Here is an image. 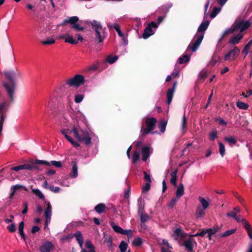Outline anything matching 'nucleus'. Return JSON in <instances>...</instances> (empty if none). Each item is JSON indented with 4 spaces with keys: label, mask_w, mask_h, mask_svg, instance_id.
<instances>
[{
    "label": "nucleus",
    "mask_w": 252,
    "mask_h": 252,
    "mask_svg": "<svg viewBox=\"0 0 252 252\" xmlns=\"http://www.w3.org/2000/svg\"><path fill=\"white\" fill-rule=\"evenodd\" d=\"M3 74L8 81L3 82L2 85L7 93L11 102H13L14 99V94L17 86L16 79L19 73L17 70H5L3 71Z\"/></svg>",
    "instance_id": "1"
},
{
    "label": "nucleus",
    "mask_w": 252,
    "mask_h": 252,
    "mask_svg": "<svg viewBox=\"0 0 252 252\" xmlns=\"http://www.w3.org/2000/svg\"><path fill=\"white\" fill-rule=\"evenodd\" d=\"M64 131L68 135L73 132L74 137L78 141L83 142L87 145L91 143L92 138L89 132L86 130H83L78 124H74L72 129H64Z\"/></svg>",
    "instance_id": "2"
},
{
    "label": "nucleus",
    "mask_w": 252,
    "mask_h": 252,
    "mask_svg": "<svg viewBox=\"0 0 252 252\" xmlns=\"http://www.w3.org/2000/svg\"><path fill=\"white\" fill-rule=\"evenodd\" d=\"M209 23L210 22L208 20L201 23L197 30V32H201V33L197 35V39L194 42L191 41L190 43L187 48V51H189L190 50H192L193 52L196 51L203 39L204 32L207 29Z\"/></svg>",
    "instance_id": "3"
},
{
    "label": "nucleus",
    "mask_w": 252,
    "mask_h": 252,
    "mask_svg": "<svg viewBox=\"0 0 252 252\" xmlns=\"http://www.w3.org/2000/svg\"><path fill=\"white\" fill-rule=\"evenodd\" d=\"M89 23L94 31L95 39L97 40L98 43L102 42L105 37V28H103L99 21L93 20L90 21Z\"/></svg>",
    "instance_id": "4"
},
{
    "label": "nucleus",
    "mask_w": 252,
    "mask_h": 252,
    "mask_svg": "<svg viewBox=\"0 0 252 252\" xmlns=\"http://www.w3.org/2000/svg\"><path fill=\"white\" fill-rule=\"evenodd\" d=\"M38 164H41L45 166H49L50 163L49 161L46 160L36 159L34 161H31L28 163L22 164V170L26 169L30 171H41L42 169L38 165Z\"/></svg>",
    "instance_id": "5"
},
{
    "label": "nucleus",
    "mask_w": 252,
    "mask_h": 252,
    "mask_svg": "<svg viewBox=\"0 0 252 252\" xmlns=\"http://www.w3.org/2000/svg\"><path fill=\"white\" fill-rule=\"evenodd\" d=\"M84 83V77L83 76L79 74H76L73 78L66 81V84L70 87H78Z\"/></svg>",
    "instance_id": "6"
},
{
    "label": "nucleus",
    "mask_w": 252,
    "mask_h": 252,
    "mask_svg": "<svg viewBox=\"0 0 252 252\" xmlns=\"http://www.w3.org/2000/svg\"><path fill=\"white\" fill-rule=\"evenodd\" d=\"M233 25L236 31H239L241 33L251 26V23L249 21L241 20L239 21H235Z\"/></svg>",
    "instance_id": "7"
},
{
    "label": "nucleus",
    "mask_w": 252,
    "mask_h": 252,
    "mask_svg": "<svg viewBox=\"0 0 252 252\" xmlns=\"http://www.w3.org/2000/svg\"><path fill=\"white\" fill-rule=\"evenodd\" d=\"M79 20L77 16H73L72 20L70 25L71 30L74 31L76 32H82L85 29V27L81 26L78 23Z\"/></svg>",
    "instance_id": "8"
},
{
    "label": "nucleus",
    "mask_w": 252,
    "mask_h": 252,
    "mask_svg": "<svg viewBox=\"0 0 252 252\" xmlns=\"http://www.w3.org/2000/svg\"><path fill=\"white\" fill-rule=\"evenodd\" d=\"M193 244H196V242L194 239L191 237H189L187 240L183 242V246L185 247L188 252H194Z\"/></svg>",
    "instance_id": "9"
},
{
    "label": "nucleus",
    "mask_w": 252,
    "mask_h": 252,
    "mask_svg": "<svg viewBox=\"0 0 252 252\" xmlns=\"http://www.w3.org/2000/svg\"><path fill=\"white\" fill-rule=\"evenodd\" d=\"M240 50L237 47H235L232 50L229 51L224 56L225 61L234 60L239 55Z\"/></svg>",
    "instance_id": "10"
},
{
    "label": "nucleus",
    "mask_w": 252,
    "mask_h": 252,
    "mask_svg": "<svg viewBox=\"0 0 252 252\" xmlns=\"http://www.w3.org/2000/svg\"><path fill=\"white\" fill-rule=\"evenodd\" d=\"M54 248L53 244L49 241L43 244L39 248L41 252H50Z\"/></svg>",
    "instance_id": "11"
},
{
    "label": "nucleus",
    "mask_w": 252,
    "mask_h": 252,
    "mask_svg": "<svg viewBox=\"0 0 252 252\" xmlns=\"http://www.w3.org/2000/svg\"><path fill=\"white\" fill-rule=\"evenodd\" d=\"M72 170L69 174V176L71 178H75L78 176V165L76 161L71 162Z\"/></svg>",
    "instance_id": "12"
},
{
    "label": "nucleus",
    "mask_w": 252,
    "mask_h": 252,
    "mask_svg": "<svg viewBox=\"0 0 252 252\" xmlns=\"http://www.w3.org/2000/svg\"><path fill=\"white\" fill-rule=\"evenodd\" d=\"M157 120L155 118H147L145 121L147 127L153 130L155 128Z\"/></svg>",
    "instance_id": "13"
},
{
    "label": "nucleus",
    "mask_w": 252,
    "mask_h": 252,
    "mask_svg": "<svg viewBox=\"0 0 252 252\" xmlns=\"http://www.w3.org/2000/svg\"><path fill=\"white\" fill-rule=\"evenodd\" d=\"M244 36L243 34L242 33H239L235 35L232 36L229 39L228 43L235 45L238 44L241 39L243 38Z\"/></svg>",
    "instance_id": "14"
},
{
    "label": "nucleus",
    "mask_w": 252,
    "mask_h": 252,
    "mask_svg": "<svg viewBox=\"0 0 252 252\" xmlns=\"http://www.w3.org/2000/svg\"><path fill=\"white\" fill-rule=\"evenodd\" d=\"M60 38H64L65 42L71 44L76 45L78 43V41L74 39L72 35L67 33L61 36Z\"/></svg>",
    "instance_id": "15"
},
{
    "label": "nucleus",
    "mask_w": 252,
    "mask_h": 252,
    "mask_svg": "<svg viewBox=\"0 0 252 252\" xmlns=\"http://www.w3.org/2000/svg\"><path fill=\"white\" fill-rule=\"evenodd\" d=\"M150 148L147 146H144L141 149L142 159L146 161L150 156Z\"/></svg>",
    "instance_id": "16"
},
{
    "label": "nucleus",
    "mask_w": 252,
    "mask_h": 252,
    "mask_svg": "<svg viewBox=\"0 0 252 252\" xmlns=\"http://www.w3.org/2000/svg\"><path fill=\"white\" fill-rule=\"evenodd\" d=\"M47 204V208L44 211V216L46 220H51L52 215V206L49 202H45Z\"/></svg>",
    "instance_id": "17"
},
{
    "label": "nucleus",
    "mask_w": 252,
    "mask_h": 252,
    "mask_svg": "<svg viewBox=\"0 0 252 252\" xmlns=\"http://www.w3.org/2000/svg\"><path fill=\"white\" fill-rule=\"evenodd\" d=\"M154 34V32L150 26H147L144 30L142 34V37L144 39H147L150 36Z\"/></svg>",
    "instance_id": "18"
},
{
    "label": "nucleus",
    "mask_w": 252,
    "mask_h": 252,
    "mask_svg": "<svg viewBox=\"0 0 252 252\" xmlns=\"http://www.w3.org/2000/svg\"><path fill=\"white\" fill-rule=\"evenodd\" d=\"M235 32H236V31L234 28L233 25H232L230 28H228L224 31L221 37L219 39V42H220L221 41H222L223 38H224L225 36L234 33Z\"/></svg>",
    "instance_id": "19"
},
{
    "label": "nucleus",
    "mask_w": 252,
    "mask_h": 252,
    "mask_svg": "<svg viewBox=\"0 0 252 252\" xmlns=\"http://www.w3.org/2000/svg\"><path fill=\"white\" fill-rule=\"evenodd\" d=\"M174 233L177 237L176 238V239L178 238H179L181 239H183L187 237V234H186L183 231L181 227L177 228L174 231Z\"/></svg>",
    "instance_id": "20"
},
{
    "label": "nucleus",
    "mask_w": 252,
    "mask_h": 252,
    "mask_svg": "<svg viewBox=\"0 0 252 252\" xmlns=\"http://www.w3.org/2000/svg\"><path fill=\"white\" fill-rule=\"evenodd\" d=\"M106 205L102 203H99L94 207V210L98 214H101L106 212Z\"/></svg>",
    "instance_id": "21"
},
{
    "label": "nucleus",
    "mask_w": 252,
    "mask_h": 252,
    "mask_svg": "<svg viewBox=\"0 0 252 252\" xmlns=\"http://www.w3.org/2000/svg\"><path fill=\"white\" fill-rule=\"evenodd\" d=\"M107 26L109 29L114 28L117 31L118 35L120 37H123L124 33L121 32L120 28V26L117 23H114L113 25L110 24H108Z\"/></svg>",
    "instance_id": "22"
},
{
    "label": "nucleus",
    "mask_w": 252,
    "mask_h": 252,
    "mask_svg": "<svg viewBox=\"0 0 252 252\" xmlns=\"http://www.w3.org/2000/svg\"><path fill=\"white\" fill-rule=\"evenodd\" d=\"M178 169L174 170L171 174V178L170 179L171 183L174 186H177V173Z\"/></svg>",
    "instance_id": "23"
},
{
    "label": "nucleus",
    "mask_w": 252,
    "mask_h": 252,
    "mask_svg": "<svg viewBox=\"0 0 252 252\" xmlns=\"http://www.w3.org/2000/svg\"><path fill=\"white\" fill-rule=\"evenodd\" d=\"M184 194V186L182 183H180L176 190V197L180 198Z\"/></svg>",
    "instance_id": "24"
},
{
    "label": "nucleus",
    "mask_w": 252,
    "mask_h": 252,
    "mask_svg": "<svg viewBox=\"0 0 252 252\" xmlns=\"http://www.w3.org/2000/svg\"><path fill=\"white\" fill-rule=\"evenodd\" d=\"M174 91L173 89H168L166 94L167 103L170 104L172 101Z\"/></svg>",
    "instance_id": "25"
},
{
    "label": "nucleus",
    "mask_w": 252,
    "mask_h": 252,
    "mask_svg": "<svg viewBox=\"0 0 252 252\" xmlns=\"http://www.w3.org/2000/svg\"><path fill=\"white\" fill-rule=\"evenodd\" d=\"M32 192L37 196L40 199L44 200L45 199V197L41 191L37 189H32Z\"/></svg>",
    "instance_id": "26"
},
{
    "label": "nucleus",
    "mask_w": 252,
    "mask_h": 252,
    "mask_svg": "<svg viewBox=\"0 0 252 252\" xmlns=\"http://www.w3.org/2000/svg\"><path fill=\"white\" fill-rule=\"evenodd\" d=\"M190 56L187 54L183 55L182 56L180 57L179 60V63L180 64H182L184 63H186L189 61Z\"/></svg>",
    "instance_id": "27"
},
{
    "label": "nucleus",
    "mask_w": 252,
    "mask_h": 252,
    "mask_svg": "<svg viewBox=\"0 0 252 252\" xmlns=\"http://www.w3.org/2000/svg\"><path fill=\"white\" fill-rule=\"evenodd\" d=\"M224 140L228 142L230 146H232L233 145H235L237 143V140L233 137L230 136L228 137H225Z\"/></svg>",
    "instance_id": "28"
},
{
    "label": "nucleus",
    "mask_w": 252,
    "mask_h": 252,
    "mask_svg": "<svg viewBox=\"0 0 252 252\" xmlns=\"http://www.w3.org/2000/svg\"><path fill=\"white\" fill-rule=\"evenodd\" d=\"M110 225L113 230L117 233L121 234V233H123V228H121L120 226L116 225L114 222L112 221L110 222Z\"/></svg>",
    "instance_id": "29"
},
{
    "label": "nucleus",
    "mask_w": 252,
    "mask_h": 252,
    "mask_svg": "<svg viewBox=\"0 0 252 252\" xmlns=\"http://www.w3.org/2000/svg\"><path fill=\"white\" fill-rule=\"evenodd\" d=\"M166 125L167 122L165 121H161L158 123V127L160 132L163 133L165 131Z\"/></svg>",
    "instance_id": "30"
},
{
    "label": "nucleus",
    "mask_w": 252,
    "mask_h": 252,
    "mask_svg": "<svg viewBox=\"0 0 252 252\" xmlns=\"http://www.w3.org/2000/svg\"><path fill=\"white\" fill-rule=\"evenodd\" d=\"M140 159V153L137 151H134L132 158V162L134 164Z\"/></svg>",
    "instance_id": "31"
},
{
    "label": "nucleus",
    "mask_w": 252,
    "mask_h": 252,
    "mask_svg": "<svg viewBox=\"0 0 252 252\" xmlns=\"http://www.w3.org/2000/svg\"><path fill=\"white\" fill-rule=\"evenodd\" d=\"M198 199L201 204V205L204 210L207 209L209 206V203L206 200V199L202 197L199 196Z\"/></svg>",
    "instance_id": "32"
},
{
    "label": "nucleus",
    "mask_w": 252,
    "mask_h": 252,
    "mask_svg": "<svg viewBox=\"0 0 252 252\" xmlns=\"http://www.w3.org/2000/svg\"><path fill=\"white\" fill-rule=\"evenodd\" d=\"M237 106L241 109L246 110L249 107V105L245 102L238 101L236 103Z\"/></svg>",
    "instance_id": "33"
},
{
    "label": "nucleus",
    "mask_w": 252,
    "mask_h": 252,
    "mask_svg": "<svg viewBox=\"0 0 252 252\" xmlns=\"http://www.w3.org/2000/svg\"><path fill=\"white\" fill-rule=\"evenodd\" d=\"M56 40L55 39L51 37H47L45 40L41 41V43L44 45H51L54 44Z\"/></svg>",
    "instance_id": "34"
},
{
    "label": "nucleus",
    "mask_w": 252,
    "mask_h": 252,
    "mask_svg": "<svg viewBox=\"0 0 252 252\" xmlns=\"http://www.w3.org/2000/svg\"><path fill=\"white\" fill-rule=\"evenodd\" d=\"M180 198L177 197L176 196L173 197L171 201L168 203L167 206L169 208H172L176 205L178 201Z\"/></svg>",
    "instance_id": "35"
},
{
    "label": "nucleus",
    "mask_w": 252,
    "mask_h": 252,
    "mask_svg": "<svg viewBox=\"0 0 252 252\" xmlns=\"http://www.w3.org/2000/svg\"><path fill=\"white\" fill-rule=\"evenodd\" d=\"M236 230V228L228 230L225 232L221 234L220 236L221 237H226L229 236L235 232Z\"/></svg>",
    "instance_id": "36"
},
{
    "label": "nucleus",
    "mask_w": 252,
    "mask_h": 252,
    "mask_svg": "<svg viewBox=\"0 0 252 252\" xmlns=\"http://www.w3.org/2000/svg\"><path fill=\"white\" fill-rule=\"evenodd\" d=\"M221 8L219 7H215L212 12L210 13V17L211 18H215L217 15L219 13L220 11Z\"/></svg>",
    "instance_id": "37"
},
{
    "label": "nucleus",
    "mask_w": 252,
    "mask_h": 252,
    "mask_svg": "<svg viewBox=\"0 0 252 252\" xmlns=\"http://www.w3.org/2000/svg\"><path fill=\"white\" fill-rule=\"evenodd\" d=\"M128 247V245L125 241H122L119 246V249H120L121 252H126Z\"/></svg>",
    "instance_id": "38"
},
{
    "label": "nucleus",
    "mask_w": 252,
    "mask_h": 252,
    "mask_svg": "<svg viewBox=\"0 0 252 252\" xmlns=\"http://www.w3.org/2000/svg\"><path fill=\"white\" fill-rule=\"evenodd\" d=\"M219 152H220V155H221V156L222 157H223L225 155V149L224 145L223 144H222L220 142H219Z\"/></svg>",
    "instance_id": "39"
},
{
    "label": "nucleus",
    "mask_w": 252,
    "mask_h": 252,
    "mask_svg": "<svg viewBox=\"0 0 252 252\" xmlns=\"http://www.w3.org/2000/svg\"><path fill=\"white\" fill-rule=\"evenodd\" d=\"M118 59V56H108L106 58V61L110 64L115 63Z\"/></svg>",
    "instance_id": "40"
},
{
    "label": "nucleus",
    "mask_w": 252,
    "mask_h": 252,
    "mask_svg": "<svg viewBox=\"0 0 252 252\" xmlns=\"http://www.w3.org/2000/svg\"><path fill=\"white\" fill-rule=\"evenodd\" d=\"M208 76V73L206 71H201L199 75V80L203 82Z\"/></svg>",
    "instance_id": "41"
},
{
    "label": "nucleus",
    "mask_w": 252,
    "mask_h": 252,
    "mask_svg": "<svg viewBox=\"0 0 252 252\" xmlns=\"http://www.w3.org/2000/svg\"><path fill=\"white\" fill-rule=\"evenodd\" d=\"M138 214L140 215L144 213V204L141 202H138Z\"/></svg>",
    "instance_id": "42"
},
{
    "label": "nucleus",
    "mask_w": 252,
    "mask_h": 252,
    "mask_svg": "<svg viewBox=\"0 0 252 252\" xmlns=\"http://www.w3.org/2000/svg\"><path fill=\"white\" fill-rule=\"evenodd\" d=\"M74 236L75 237L76 239L78 242L83 241V238L80 231H77L76 233H74Z\"/></svg>",
    "instance_id": "43"
},
{
    "label": "nucleus",
    "mask_w": 252,
    "mask_h": 252,
    "mask_svg": "<svg viewBox=\"0 0 252 252\" xmlns=\"http://www.w3.org/2000/svg\"><path fill=\"white\" fill-rule=\"evenodd\" d=\"M50 163V165H52L53 166H54L58 168H60L63 166L62 162L61 161H55V160H52L50 162H49Z\"/></svg>",
    "instance_id": "44"
},
{
    "label": "nucleus",
    "mask_w": 252,
    "mask_h": 252,
    "mask_svg": "<svg viewBox=\"0 0 252 252\" xmlns=\"http://www.w3.org/2000/svg\"><path fill=\"white\" fill-rule=\"evenodd\" d=\"M208 233V235H213L215 234L217 232L219 231V227H214L213 228H208L207 229Z\"/></svg>",
    "instance_id": "45"
},
{
    "label": "nucleus",
    "mask_w": 252,
    "mask_h": 252,
    "mask_svg": "<svg viewBox=\"0 0 252 252\" xmlns=\"http://www.w3.org/2000/svg\"><path fill=\"white\" fill-rule=\"evenodd\" d=\"M84 97V94H76L74 97V101L77 103H80L82 101Z\"/></svg>",
    "instance_id": "46"
},
{
    "label": "nucleus",
    "mask_w": 252,
    "mask_h": 252,
    "mask_svg": "<svg viewBox=\"0 0 252 252\" xmlns=\"http://www.w3.org/2000/svg\"><path fill=\"white\" fill-rule=\"evenodd\" d=\"M11 188L13 189L15 191H17V190L21 189H23L25 190H27V188L25 186L19 184L12 186Z\"/></svg>",
    "instance_id": "47"
},
{
    "label": "nucleus",
    "mask_w": 252,
    "mask_h": 252,
    "mask_svg": "<svg viewBox=\"0 0 252 252\" xmlns=\"http://www.w3.org/2000/svg\"><path fill=\"white\" fill-rule=\"evenodd\" d=\"M187 120L188 119L186 117L185 113L182 121V129L183 130L186 129L187 127Z\"/></svg>",
    "instance_id": "48"
},
{
    "label": "nucleus",
    "mask_w": 252,
    "mask_h": 252,
    "mask_svg": "<svg viewBox=\"0 0 252 252\" xmlns=\"http://www.w3.org/2000/svg\"><path fill=\"white\" fill-rule=\"evenodd\" d=\"M140 216V221L142 223H144L149 219V216L147 214H142L139 215Z\"/></svg>",
    "instance_id": "49"
},
{
    "label": "nucleus",
    "mask_w": 252,
    "mask_h": 252,
    "mask_svg": "<svg viewBox=\"0 0 252 252\" xmlns=\"http://www.w3.org/2000/svg\"><path fill=\"white\" fill-rule=\"evenodd\" d=\"M99 66V64L98 63H94L89 66H88L86 70L88 71H95L96 70Z\"/></svg>",
    "instance_id": "50"
},
{
    "label": "nucleus",
    "mask_w": 252,
    "mask_h": 252,
    "mask_svg": "<svg viewBox=\"0 0 252 252\" xmlns=\"http://www.w3.org/2000/svg\"><path fill=\"white\" fill-rule=\"evenodd\" d=\"M142 244V240L141 238L138 237L135 238L133 241V245L136 247L141 246Z\"/></svg>",
    "instance_id": "51"
},
{
    "label": "nucleus",
    "mask_w": 252,
    "mask_h": 252,
    "mask_svg": "<svg viewBox=\"0 0 252 252\" xmlns=\"http://www.w3.org/2000/svg\"><path fill=\"white\" fill-rule=\"evenodd\" d=\"M204 214H205V213H204V211L201 208L199 207L197 209L196 212V217L197 218H200V217H203L204 215Z\"/></svg>",
    "instance_id": "52"
},
{
    "label": "nucleus",
    "mask_w": 252,
    "mask_h": 252,
    "mask_svg": "<svg viewBox=\"0 0 252 252\" xmlns=\"http://www.w3.org/2000/svg\"><path fill=\"white\" fill-rule=\"evenodd\" d=\"M7 229L11 233H13L16 231V225L14 223L11 224L7 226Z\"/></svg>",
    "instance_id": "53"
},
{
    "label": "nucleus",
    "mask_w": 252,
    "mask_h": 252,
    "mask_svg": "<svg viewBox=\"0 0 252 252\" xmlns=\"http://www.w3.org/2000/svg\"><path fill=\"white\" fill-rule=\"evenodd\" d=\"M151 131H152V130L148 128V127L144 128L143 127V126H142L141 130V136H145L146 135H147L148 133H149Z\"/></svg>",
    "instance_id": "54"
},
{
    "label": "nucleus",
    "mask_w": 252,
    "mask_h": 252,
    "mask_svg": "<svg viewBox=\"0 0 252 252\" xmlns=\"http://www.w3.org/2000/svg\"><path fill=\"white\" fill-rule=\"evenodd\" d=\"M73 16L69 17L68 19H65L63 21L62 23L60 24V26H63L66 24H70L71 25Z\"/></svg>",
    "instance_id": "55"
},
{
    "label": "nucleus",
    "mask_w": 252,
    "mask_h": 252,
    "mask_svg": "<svg viewBox=\"0 0 252 252\" xmlns=\"http://www.w3.org/2000/svg\"><path fill=\"white\" fill-rule=\"evenodd\" d=\"M252 44V39L248 42V43L246 45V46H245V48H244V49L243 50V52H245V56L248 54V50L250 47V46H251Z\"/></svg>",
    "instance_id": "56"
},
{
    "label": "nucleus",
    "mask_w": 252,
    "mask_h": 252,
    "mask_svg": "<svg viewBox=\"0 0 252 252\" xmlns=\"http://www.w3.org/2000/svg\"><path fill=\"white\" fill-rule=\"evenodd\" d=\"M217 137V131L214 130L210 133V139L211 141H214Z\"/></svg>",
    "instance_id": "57"
},
{
    "label": "nucleus",
    "mask_w": 252,
    "mask_h": 252,
    "mask_svg": "<svg viewBox=\"0 0 252 252\" xmlns=\"http://www.w3.org/2000/svg\"><path fill=\"white\" fill-rule=\"evenodd\" d=\"M122 232L123 233H121V234H124V235H126L127 236H128L129 237L131 236L132 235V231L130 229H128V230L126 229V230H124V229H123Z\"/></svg>",
    "instance_id": "58"
},
{
    "label": "nucleus",
    "mask_w": 252,
    "mask_h": 252,
    "mask_svg": "<svg viewBox=\"0 0 252 252\" xmlns=\"http://www.w3.org/2000/svg\"><path fill=\"white\" fill-rule=\"evenodd\" d=\"M243 223L247 231H248V230L252 229L251 225L246 220H245V221H244V222Z\"/></svg>",
    "instance_id": "59"
},
{
    "label": "nucleus",
    "mask_w": 252,
    "mask_h": 252,
    "mask_svg": "<svg viewBox=\"0 0 252 252\" xmlns=\"http://www.w3.org/2000/svg\"><path fill=\"white\" fill-rule=\"evenodd\" d=\"M49 189L54 192L58 193L60 191V188L58 187H54L53 186H51L49 187Z\"/></svg>",
    "instance_id": "60"
},
{
    "label": "nucleus",
    "mask_w": 252,
    "mask_h": 252,
    "mask_svg": "<svg viewBox=\"0 0 252 252\" xmlns=\"http://www.w3.org/2000/svg\"><path fill=\"white\" fill-rule=\"evenodd\" d=\"M150 183H146L145 185L142 188V191L145 192L149 191L150 189Z\"/></svg>",
    "instance_id": "61"
},
{
    "label": "nucleus",
    "mask_w": 252,
    "mask_h": 252,
    "mask_svg": "<svg viewBox=\"0 0 252 252\" xmlns=\"http://www.w3.org/2000/svg\"><path fill=\"white\" fill-rule=\"evenodd\" d=\"M144 175V179L146 181L147 183H151L152 182L150 175L148 174L145 171L143 172Z\"/></svg>",
    "instance_id": "62"
},
{
    "label": "nucleus",
    "mask_w": 252,
    "mask_h": 252,
    "mask_svg": "<svg viewBox=\"0 0 252 252\" xmlns=\"http://www.w3.org/2000/svg\"><path fill=\"white\" fill-rule=\"evenodd\" d=\"M69 142L75 148H78L80 146V144L77 142L74 141L72 138L70 139Z\"/></svg>",
    "instance_id": "63"
},
{
    "label": "nucleus",
    "mask_w": 252,
    "mask_h": 252,
    "mask_svg": "<svg viewBox=\"0 0 252 252\" xmlns=\"http://www.w3.org/2000/svg\"><path fill=\"white\" fill-rule=\"evenodd\" d=\"M235 220L237 221V222H242L243 223L244 222V221H245L246 219H243L242 216H241V215H239V216H236V217H235Z\"/></svg>",
    "instance_id": "64"
}]
</instances>
